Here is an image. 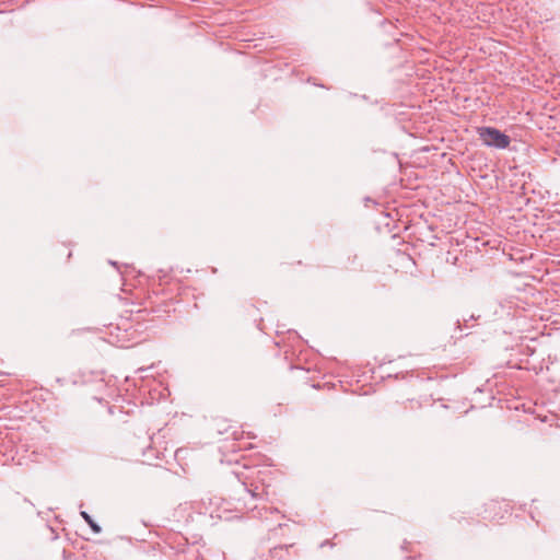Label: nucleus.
<instances>
[{
    "label": "nucleus",
    "mask_w": 560,
    "mask_h": 560,
    "mask_svg": "<svg viewBox=\"0 0 560 560\" xmlns=\"http://www.w3.org/2000/svg\"><path fill=\"white\" fill-rule=\"evenodd\" d=\"M326 544H328V541L320 544V547H324Z\"/></svg>",
    "instance_id": "obj_5"
},
{
    "label": "nucleus",
    "mask_w": 560,
    "mask_h": 560,
    "mask_svg": "<svg viewBox=\"0 0 560 560\" xmlns=\"http://www.w3.org/2000/svg\"><path fill=\"white\" fill-rule=\"evenodd\" d=\"M479 137L483 144L495 149H506L510 145L511 139L508 135L503 133L493 127H482L479 129Z\"/></svg>",
    "instance_id": "obj_1"
},
{
    "label": "nucleus",
    "mask_w": 560,
    "mask_h": 560,
    "mask_svg": "<svg viewBox=\"0 0 560 560\" xmlns=\"http://www.w3.org/2000/svg\"><path fill=\"white\" fill-rule=\"evenodd\" d=\"M80 514H81L82 518L89 524V526L95 534L101 533V530H102L101 526L94 522V520L91 517V515L88 512L81 511Z\"/></svg>",
    "instance_id": "obj_3"
},
{
    "label": "nucleus",
    "mask_w": 560,
    "mask_h": 560,
    "mask_svg": "<svg viewBox=\"0 0 560 560\" xmlns=\"http://www.w3.org/2000/svg\"><path fill=\"white\" fill-rule=\"evenodd\" d=\"M253 511L257 510V516L262 517L261 510H266V508L258 509L256 505L252 508Z\"/></svg>",
    "instance_id": "obj_4"
},
{
    "label": "nucleus",
    "mask_w": 560,
    "mask_h": 560,
    "mask_svg": "<svg viewBox=\"0 0 560 560\" xmlns=\"http://www.w3.org/2000/svg\"><path fill=\"white\" fill-rule=\"evenodd\" d=\"M243 487L244 490L250 495V498L255 500H262L268 494L265 486H259L256 482H250L247 485L245 481H243Z\"/></svg>",
    "instance_id": "obj_2"
}]
</instances>
